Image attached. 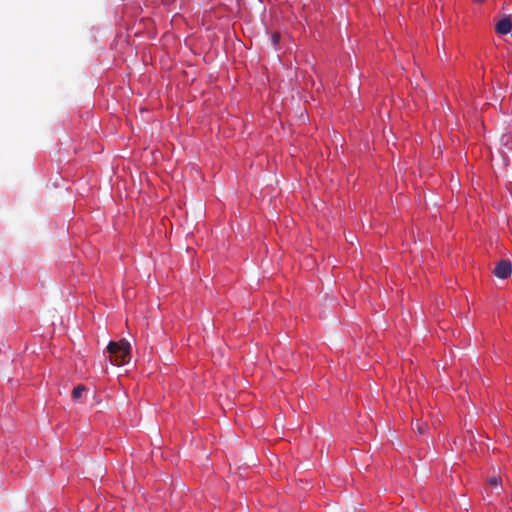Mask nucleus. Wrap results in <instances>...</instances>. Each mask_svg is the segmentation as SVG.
<instances>
[{"label":"nucleus","mask_w":512,"mask_h":512,"mask_svg":"<svg viewBox=\"0 0 512 512\" xmlns=\"http://www.w3.org/2000/svg\"><path fill=\"white\" fill-rule=\"evenodd\" d=\"M87 390L86 386L84 385H78L76 386L72 391V398L74 400H79L83 393Z\"/></svg>","instance_id":"nucleus-5"},{"label":"nucleus","mask_w":512,"mask_h":512,"mask_svg":"<svg viewBox=\"0 0 512 512\" xmlns=\"http://www.w3.org/2000/svg\"><path fill=\"white\" fill-rule=\"evenodd\" d=\"M476 2H483L484 0H475Z\"/></svg>","instance_id":"nucleus-10"},{"label":"nucleus","mask_w":512,"mask_h":512,"mask_svg":"<svg viewBox=\"0 0 512 512\" xmlns=\"http://www.w3.org/2000/svg\"><path fill=\"white\" fill-rule=\"evenodd\" d=\"M414 429L417 430L419 433L423 432V424L417 421L415 423Z\"/></svg>","instance_id":"nucleus-7"},{"label":"nucleus","mask_w":512,"mask_h":512,"mask_svg":"<svg viewBox=\"0 0 512 512\" xmlns=\"http://www.w3.org/2000/svg\"><path fill=\"white\" fill-rule=\"evenodd\" d=\"M489 485L492 487L490 494H496L497 496L500 494L502 490V480L498 476H492L488 480Z\"/></svg>","instance_id":"nucleus-4"},{"label":"nucleus","mask_w":512,"mask_h":512,"mask_svg":"<svg viewBox=\"0 0 512 512\" xmlns=\"http://www.w3.org/2000/svg\"><path fill=\"white\" fill-rule=\"evenodd\" d=\"M280 37H281V35H280V33H279V32H274V33L272 34V36H271V41H272V44H273L274 46H276V45L279 43V41H280Z\"/></svg>","instance_id":"nucleus-6"},{"label":"nucleus","mask_w":512,"mask_h":512,"mask_svg":"<svg viewBox=\"0 0 512 512\" xmlns=\"http://www.w3.org/2000/svg\"><path fill=\"white\" fill-rule=\"evenodd\" d=\"M107 351L110 354V362L113 365L121 366L129 363L131 359V346L125 339H122L119 342H109Z\"/></svg>","instance_id":"nucleus-1"},{"label":"nucleus","mask_w":512,"mask_h":512,"mask_svg":"<svg viewBox=\"0 0 512 512\" xmlns=\"http://www.w3.org/2000/svg\"><path fill=\"white\" fill-rule=\"evenodd\" d=\"M175 0H162V2L165 4V5H170L174 2Z\"/></svg>","instance_id":"nucleus-8"},{"label":"nucleus","mask_w":512,"mask_h":512,"mask_svg":"<svg viewBox=\"0 0 512 512\" xmlns=\"http://www.w3.org/2000/svg\"><path fill=\"white\" fill-rule=\"evenodd\" d=\"M479 445L486 446L487 448L489 447V444H486V443H483V442H479Z\"/></svg>","instance_id":"nucleus-9"},{"label":"nucleus","mask_w":512,"mask_h":512,"mask_svg":"<svg viewBox=\"0 0 512 512\" xmlns=\"http://www.w3.org/2000/svg\"><path fill=\"white\" fill-rule=\"evenodd\" d=\"M512 271L511 263L507 260L499 261L494 268V275L500 279H506Z\"/></svg>","instance_id":"nucleus-2"},{"label":"nucleus","mask_w":512,"mask_h":512,"mask_svg":"<svg viewBox=\"0 0 512 512\" xmlns=\"http://www.w3.org/2000/svg\"><path fill=\"white\" fill-rule=\"evenodd\" d=\"M496 32L500 35H506L508 34L511 29H512V23H511V20L509 17H505L503 19H501L497 24H496Z\"/></svg>","instance_id":"nucleus-3"}]
</instances>
